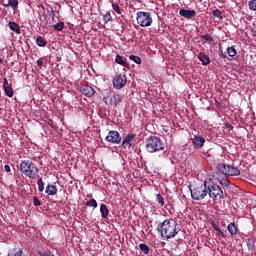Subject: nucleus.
I'll return each instance as SVG.
<instances>
[{
    "label": "nucleus",
    "instance_id": "1",
    "mask_svg": "<svg viewBox=\"0 0 256 256\" xmlns=\"http://www.w3.org/2000/svg\"><path fill=\"white\" fill-rule=\"evenodd\" d=\"M157 231L164 239L170 240L175 238L181 229L175 219H165L163 223L157 225Z\"/></svg>",
    "mask_w": 256,
    "mask_h": 256
},
{
    "label": "nucleus",
    "instance_id": "2",
    "mask_svg": "<svg viewBox=\"0 0 256 256\" xmlns=\"http://www.w3.org/2000/svg\"><path fill=\"white\" fill-rule=\"evenodd\" d=\"M19 171L31 180L35 179L39 173V169L36 164L30 160L20 162Z\"/></svg>",
    "mask_w": 256,
    "mask_h": 256
},
{
    "label": "nucleus",
    "instance_id": "3",
    "mask_svg": "<svg viewBox=\"0 0 256 256\" xmlns=\"http://www.w3.org/2000/svg\"><path fill=\"white\" fill-rule=\"evenodd\" d=\"M191 199L194 201H203L208 196L207 182L198 184L193 188L189 186Z\"/></svg>",
    "mask_w": 256,
    "mask_h": 256
},
{
    "label": "nucleus",
    "instance_id": "4",
    "mask_svg": "<svg viewBox=\"0 0 256 256\" xmlns=\"http://www.w3.org/2000/svg\"><path fill=\"white\" fill-rule=\"evenodd\" d=\"M148 153H157L164 150V142L157 136H150L146 141Z\"/></svg>",
    "mask_w": 256,
    "mask_h": 256
},
{
    "label": "nucleus",
    "instance_id": "5",
    "mask_svg": "<svg viewBox=\"0 0 256 256\" xmlns=\"http://www.w3.org/2000/svg\"><path fill=\"white\" fill-rule=\"evenodd\" d=\"M217 170L225 176L234 177L240 175V170L237 167L225 163H218Z\"/></svg>",
    "mask_w": 256,
    "mask_h": 256
},
{
    "label": "nucleus",
    "instance_id": "6",
    "mask_svg": "<svg viewBox=\"0 0 256 256\" xmlns=\"http://www.w3.org/2000/svg\"><path fill=\"white\" fill-rule=\"evenodd\" d=\"M136 22L137 25H140L141 27H149L153 23V18L151 13L140 11L136 13Z\"/></svg>",
    "mask_w": 256,
    "mask_h": 256
},
{
    "label": "nucleus",
    "instance_id": "7",
    "mask_svg": "<svg viewBox=\"0 0 256 256\" xmlns=\"http://www.w3.org/2000/svg\"><path fill=\"white\" fill-rule=\"evenodd\" d=\"M208 195L213 201L221 200L224 192L218 184L207 185Z\"/></svg>",
    "mask_w": 256,
    "mask_h": 256
},
{
    "label": "nucleus",
    "instance_id": "8",
    "mask_svg": "<svg viewBox=\"0 0 256 256\" xmlns=\"http://www.w3.org/2000/svg\"><path fill=\"white\" fill-rule=\"evenodd\" d=\"M103 101L106 106L117 107V105L122 101V96L116 94L114 91H110L106 94V96H104Z\"/></svg>",
    "mask_w": 256,
    "mask_h": 256
},
{
    "label": "nucleus",
    "instance_id": "9",
    "mask_svg": "<svg viewBox=\"0 0 256 256\" xmlns=\"http://www.w3.org/2000/svg\"><path fill=\"white\" fill-rule=\"evenodd\" d=\"M105 141L113 145L121 144L122 137L117 130H110L108 136L105 137Z\"/></svg>",
    "mask_w": 256,
    "mask_h": 256
},
{
    "label": "nucleus",
    "instance_id": "10",
    "mask_svg": "<svg viewBox=\"0 0 256 256\" xmlns=\"http://www.w3.org/2000/svg\"><path fill=\"white\" fill-rule=\"evenodd\" d=\"M126 81L127 78L125 74H117L116 77L113 78V87L120 90L126 86Z\"/></svg>",
    "mask_w": 256,
    "mask_h": 256
},
{
    "label": "nucleus",
    "instance_id": "11",
    "mask_svg": "<svg viewBox=\"0 0 256 256\" xmlns=\"http://www.w3.org/2000/svg\"><path fill=\"white\" fill-rule=\"evenodd\" d=\"M80 93L84 94L86 97L91 98L95 95V90L89 85H83L79 88Z\"/></svg>",
    "mask_w": 256,
    "mask_h": 256
},
{
    "label": "nucleus",
    "instance_id": "12",
    "mask_svg": "<svg viewBox=\"0 0 256 256\" xmlns=\"http://www.w3.org/2000/svg\"><path fill=\"white\" fill-rule=\"evenodd\" d=\"M179 14L184 19H193L196 16V11L194 9L192 10L180 9Z\"/></svg>",
    "mask_w": 256,
    "mask_h": 256
},
{
    "label": "nucleus",
    "instance_id": "13",
    "mask_svg": "<svg viewBox=\"0 0 256 256\" xmlns=\"http://www.w3.org/2000/svg\"><path fill=\"white\" fill-rule=\"evenodd\" d=\"M2 5L6 8L11 7L16 10L19 7V0H2Z\"/></svg>",
    "mask_w": 256,
    "mask_h": 256
},
{
    "label": "nucleus",
    "instance_id": "14",
    "mask_svg": "<svg viewBox=\"0 0 256 256\" xmlns=\"http://www.w3.org/2000/svg\"><path fill=\"white\" fill-rule=\"evenodd\" d=\"M135 137H136V135H134V134H129V135L125 136L124 140H122L121 147H124V148H126L127 146L132 147L131 142Z\"/></svg>",
    "mask_w": 256,
    "mask_h": 256
},
{
    "label": "nucleus",
    "instance_id": "15",
    "mask_svg": "<svg viewBox=\"0 0 256 256\" xmlns=\"http://www.w3.org/2000/svg\"><path fill=\"white\" fill-rule=\"evenodd\" d=\"M197 58L199 61L202 62V65L207 66L211 63L210 57L208 55H206V53H203V52L199 53L197 55Z\"/></svg>",
    "mask_w": 256,
    "mask_h": 256
},
{
    "label": "nucleus",
    "instance_id": "16",
    "mask_svg": "<svg viewBox=\"0 0 256 256\" xmlns=\"http://www.w3.org/2000/svg\"><path fill=\"white\" fill-rule=\"evenodd\" d=\"M206 140L202 136H195L194 139H192V144H194V147L201 148Z\"/></svg>",
    "mask_w": 256,
    "mask_h": 256
},
{
    "label": "nucleus",
    "instance_id": "17",
    "mask_svg": "<svg viewBox=\"0 0 256 256\" xmlns=\"http://www.w3.org/2000/svg\"><path fill=\"white\" fill-rule=\"evenodd\" d=\"M46 194L49 196H54L57 194V188L53 184H48L46 187Z\"/></svg>",
    "mask_w": 256,
    "mask_h": 256
},
{
    "label": "nucleus",
    "instance_id": "18",
    "mask_svg": "<svg viewBox=\"0 0 256 256\" xmlns=\"http://www.w3.org/2000/svg\"><path fill=\"white\" fill-rule=\"evenodd\" d=\"M8 26H9V28H10L11 31L16 32L17 34H21L20 26H19V24H17L16 22L10 21L9 24H8Z\"/></svg>",
    "mask_w": 256,
    "mask_h": 256
},
{
    "label": "nucleus",
    "instance_id": "19",
    "mask_svg": "<svg viewBox=\"0 0 256 256\" xmlns=\"http://www.w3.org/2000/svg\"><path fill=\"white\" fill-rule=\"evenodd\" d=\"M100 212L103 219H107L109 216V209L106 204H101L100 206Z\"/></svg>",
    "mask_w": 256,
    "mask_h": 256
},
{
    "label": "nucleus",
    "instance_id": "20",
    "mask_svg": "<svg viewBox=\"0 0 256 256\" xmlns=\"http://www.w3.org/2000/svg\"><path fill=\"white\" fill-rule=\"evenodd\" d=\"M227 230H228L230 235H237V233H238V228H237V226L235 225L234 222L228 224Z\"/></svg>",
    "mask_w": 256,
    "mask_h": 256
},
{
    "label": "nucleus",
    "instance_id": "21",
    "mask_svg": "<svg viewBox=\"0 0 256 256\" xmlns=\"http://www.w3.org/2000/svg\"><path fill=\"white\" fill-rule=\"evenodd\" d=\"M116 63L124 67H127L129 65L127 61L123 58V56H121L120 54H117L116 56Z\"/></svg>",
    "mask_w": 256,
    "mask_h": 256
},
{
    "label": "nucleus",
    "instance_id": "22",
    "mask_svg": "<svg viewBox=\"0 0 256 256\" xmlns=\"http://www.w3.org/2000/svg\"><path fill=\"white\" fill-rule=\"evenodd\" d=\"M36 45L39 47H45L47 45V41L44 37L38 36L35 40Z\"/></svg>",
    "mask_w": 256,
    "mask_h": 256
},
{
    "label": "nucleus",
    "instance_id": "23",
    "mask_svg": "<svg viewBox=\"0 0 256 256\" xmlns=\"http://www.w3.org/2000/svg\"><path fill=\"white\" fill-rule=\"evenodd\" d=\"M227 54L229 57H235L237 56V50L234 47L227 48Z\"/></svg>",
    "mask_w": 256,
    "mask_h": 256
},
{
    "label": "nucleus",
    "instance_id": "24",
    "mask_svg": "<svg viewBox=\"0 0 256 256\" xmlns=\"http://www.w3.org/2000/svg\"><path fill=\"white\" fill-rule=\"evenodd\" d=\"M4 90V93H6V95L9 97V98H12L14 96V91H13V88L10 86V87H6V88H3Z\"/></svg>",
    "mask_w": 256,
    "mask_h": 256
},
{
    "label": "nucleus",
    "instance_id": "25",
    "mask_svg": "<svg viewBox=\"0 0 256 256\" xmlns=\"http://www.w3.org/2000/svg\"><path fill=\"white\" fill-rule=\"evenodd\" d=\"M139 248L141 250V252L144 254V255H148L149 254V247L147 244H140L139 245Z\"/></svg>",
    "mask_w": 256,
    "mask_h": 256
},
{
    "label": "nucleus",
    "instance_id": "26",
    "mask_svg": "<svg viewBox=\"0 0 256 256\" xmlns=\"http://www.w3.org/2000/svg\"><path fill=\"white\" fill-rule=\"evenodd\" d=\"M37 184H38V191H39L40 193L43 192L44 189H45V183H44L43 179H42V178H39Z\"/></svg>",
    "mask_w": 256,
    "mask_h": 256
},
{
    "label": "nucleus",
    "instance_id": "27",
    "mask_svg": "<svg viewBox=\"0 0 256 256\" xmlns=\"http://www.w3.org/2000/svg\"><path fill=\"white\" fill-rule=\"evenodd\" d=\"M55 31H62L64 28L63 21H59L57 24L53 25Z\"/></svg>",
    "mask_w": 256,
    "mask_h": 256
},
{
    "label": "nucleus",
    "instance_id": "28",
    "mask_svg": "<svg viewBox=\"0 0 256 256\" xmlns=\"http://www.w3.org/2000/svg\"><path fill=\"white\" fill-rule=\"evenodd\" d=\"M86 206L97 208L98 202L95 199H90L88 202H86Z\"/></svg>",
    "mask_w": 256,
    "mask_h": 256
},
{
    "label": "nucleus",
    "instance_id": "29",
    "mask_svg": "<svg viewBox=\"0 0 256 256\" xmlns=\"http://www.w3.org/2000/svg\"><path fill=\"white\" fill-rule=\"evenodd\" d=\"M129 59H131L137 65L141 64V58L137 55H131V56H129Z\"/></svg>",
    "mask_w": 256,
    "mask_h": 256
},
{
    "label": "nucleus",
    "instance_id": "30",
    "mask_svg": "<svg viewBox=\"0 0 256 256\" xmlns=\"http://www.w3.org/2000/svg\"><path fill=\"white\" fill-rule=\"evenodd\" d=\"M112 9L113 11L117 12V14L121 15L122 14V9L119 8V5L117 3H112Z\"/></svg>",
    "mask_w": 256,
    "mask_h": 256
},
{
    "label": "nucleus",
    "instance_id": "31",
    "mask_svg": "<svg viewBox=\"0 0 256 256\" xmlns=\"http://www.w3.org/2000/svg\"><path fill=\"white\" fill-rule=\"evenodd\" d=\"M213 16L216 17V18H218V19H223V17H222V11L219 10V9L213 10Z\"/></svg>",
    "mask_w": 256,
    "mask_h": 256
},
{
    "label": "nucleus",
    "instance_id": "32",
    "mask_svg": "<svg viewBox=\"0 0 256 256\" xmlns=\"http://www.w3.org/2000/svg\"><path fill=\"white\" fill-rule=\"evenodd\" d=\"M111 20H113V17L110 15V13H106L104 16H103V21L105 24H107L108 22H110Z\"/></svg>",
    "mask_w": 256,
    "mask_h": 256
},
{
    "label": "nucleus",
    "instance_id": "33",
    "mask_svg": "<svg viewBox=\"0 0 256 256\" xmlns=\"http://www.w3.org/2000/svg\"><path fill=\"white\" fill-rule=\"evenodd\" d=\"M201 39H204L206 42H213L214 39L212 36H210V34H204L201 36Z\"/></svg>",
    "mask_w": 256,
    "mask_h": 256
},
{
    "label": "nucleus",
    "instance_id": "34",
    "mask_svg": "<svg viewBox=\"0 0 256 256\" xmlns=\"http://www.w3.org/2000/svg\"><path fill=\"white\" fill-rule=\"evenodd\" d=\"M156 201H157L158 204H160V206H164V198H163L162 195L157 194L156 195Z\"/></svg>",
    "mask_w": 256,
    "mask_h": 256
},
{
    "label": "nucleus",
    "instance_id": "35",
    "mask_svg": "<svg viewBox=\"0 0 256 256\" xmlns=\"http://www.w3.org/2000/svg\"><path fill=\"white\" fill-rule=\"evenodd\" d=\"M39 255L40 256H54V254L49 250L39 251Z\"/></svg>",
    "mask_w": 256,
    "mask_h": 256
},
{
    "label": "nucleus",
    "instance_id": "36",
    "mask_svg": "<svg viewBox=\"0 0 256 256\" xmlns=\"http://www.w3.org/2000/svg\"><path fill=\"white\" fill-rule=\"evenodd\" d=\"M249 9L251 11H256V0L249 1Z\"/></svg>",
    "mask_w": 256,
    "mask_h": 256
},
{
    "label": "nucleus",
    "instance_id": "37",
    "mask_svg": "<svg viewBox=\"0 0 256 256\" xmlns=\"http://www.w3.org/2000/svg\"><path fill=\"white\" fill-rule=\"evenodd\" d=\"M220 184H221L222 186H224V187H229V186H230V180L227 179V178L222 179V180L220 181Z\"/></svg>",
    "mask_w": 256,
    "mask_h": 256
},
{
    "label": "nucleus",
    "instance_id": "38",
    "mask_svg": "<svg viewBox=\"0 0 256 256\" xmlns=\"http://www.w3.org/2000/svg\"><path fill=\"white\" fill-rule=\"evenodd\" d=\"M33 204H34L35 207L41 206V202H40V200L37 196L33 197Z\"/></svg>",
    "mask_w": 256,
    "mask_h": 256
},
{
    "label": "nucleus",
    "instance_id": "39",
    "mask_svg": "<svg viewBox=\"0 0 256 256\" xmlns=\"http://www.w3.org/2000/svg\"><path fill=\"white\" fill-rule=\"evenodd\" d=\"M8 256H27L23 253V250H19L18 252L14 254H8Z\"/></svg>",
    "mask_w": 256,
    "mask_h": 256
},
{
    "label": "nucleus",
    "instance_id": "40",
    "mask_svg": "<svg viewBox=\"0 0 256 256\" xmlns=\"http://www.w3.org/2000/svg\"><path fill=\"white\" fill-rule=\"evenodd\" d=\"M254 247H255V245H254V240H249L248 249H249V250H253Z\"/></svg>",
    "mask_w": 256,
    "mask_h": 256
},
{
    "label": "nucleus",
    "instance_id": "41",
    "mask_svg": "<svg viewBox=\"0 0 256 256\" xmlns=\"http://www.w3.org/2000/svg\"><path fill=\"white\" fill-rule=\"evenodd\" d=\"M8 87H11V85L8 83L7 79L4 78L3 79V89L8 88Z\"/></svg>",
    "mask_w": 256,
    "mask_h": 256
},
{
    "label": "nucleus",
    "instance_id": "42",
    "mask_svg": "<svg viewBox=\"0 0 256 256\" xmlns=\"http://www.w3.org/2000/svg\"><path fill=\"white\" fill-rule=\"evenodd\" d=\"M216 235H218V236H221L222 238H226V235L224 234V232L220 229V230H217V233H216Z\"/></svg>",
    "mask_w": 256,
    "mask_h": 256
},
{
    "label": "nucleus",
    "instance_id": "43",
    "mask_svg": "<svg viewBox=\"0 0 256 256\" xmlns=\"http://www.w3.org/2000/svg\"><path fill=\"white\" fill-rule=\"evenodd\" d=\"M4 171H6L7 173H11V166H9L8 164L4 165Z\"/></svg>",
    "mask_w": 256,
    "mask_h": 256
},
{
    "label": "nucleus",
    "instance_id": "44",
    "mask_svg": "<svg viewBox=\"0 0 256 256\" xmlns=\"http://www.w3.org/2000/svg\"><path fill=\"white\" fill-rule=\"evenodd\" d=\"M212 228L216 231H220L221 229L219 228L218 224L212 222Z\"/></svg>",
    "mask_w": 256,
    "mask_h": 256
},
{
    "label": "nucleus",
    "instance_id": "45",
    "mask_svg": "<svg viewBox=\"0 0 256 256\" xmlns=\"http://www.w3.org/2000/svg\"><path fill=\"white\" fill-rule=\"evenodd\" d=\"M36 65H38L40 67L43 66L44 65L43 60L39 59L38 61H36Z\"/></svg>",
    "mask_w": 256,
    "mask_h": 256
},
{
    "label": "nucleus",
    "instance_id": "46",
    "mask_svg": "<svg viewBox=\"0 0 256 256\" xmlns=\"http://www.w3.org/2000/svg\"><path fill=\"white\" fill-rule=\"evenodd\" d=\"M251 35L252 37H256V28H252Z\"/></svg>",
    "mask_w": 256,
    "mask_h": 256
},
{
    "label": "nucleus",
    "instance_id": "47",
    "mask_svg": "<svg viewBox=\"0 0 256 256\" xmlns=\"http://www.w3.org/2000/svg\"><path fill=\"white\" fill-rule=\"evenodd\" d=\"M221 58L225 59L226 58V54L221 53Z\"/></svg>",
    "mask_w": 256,
    "mask_h": 256
},
{
    "label": "nucleus",
    "instance_id": "48",
    "mask_svg": "<svg viewBox=\"0 0 256 256\" xmlns=\"http://www.w3.org/2000/svg\"><path fill=\"white\" fill-rule=\"evenodd\" d=\"M40 26H41V27H45V26H46V24H40Z\"/></svg>",
    "mask_w": 256,
    "mask_h": 256
},
{
    "label": "nucleus",
    "instance_id": "49",
    "mask_svg": "<svg viewBox=\"0 0 256 256\" xmlns=\"http://www.w3.org/2000/svg\"><path fill=\"white\" fill-rule=\"evenodd\" d=\"M219 105V102L218 101H216V106H218Z\"/></svg>",
    "mask_w": 256,
    "mask_h": 256
},
{
    "label": "nucleus",
    "instance_id": "50",
    "mask_svg": "<svg viewBox=\"0 0 256 256\" xmlns=\"http://www.w3.org/2000/svg\"><path fill=\"white\" fill-rule=\"evenodd\" d=\"M0 63L2 64V59L0 58Z\"/></svg>",
    "mask_w": 256,
    "mask_h": 256
}]
</instances>
